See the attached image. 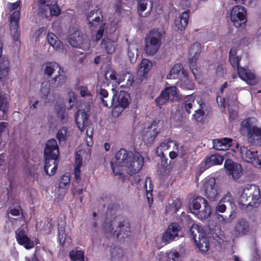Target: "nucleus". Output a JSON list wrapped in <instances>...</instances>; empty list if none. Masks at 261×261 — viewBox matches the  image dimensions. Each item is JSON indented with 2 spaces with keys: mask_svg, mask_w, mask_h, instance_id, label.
Masks as SVG:
<instances>
[{
  "mask_svg": "<svg viewBox=\"0 0 261 261\" xmlns=\"http://www.w3.org/2000/svg\"><path fill=\"white\" fill-rule=\"evenodd\" d=\"M115 163L111 162V167L115 175L124 180L123 167L127 168L129 174L132 175L138 172L142 168L144 159L139 153H133L123 148L120 149L115 155Z\"/></svg>",
  "mask_w": 261,
  "mask_h": 261,
  "instance_id": "f257e3e1",
  "label": "nucleus"
},
{
  "mask_svg": "<svg viewBox=\"0 0 261 261\" xmlns=\"http://www.w3.org/2000/svg\"><path fill=\"white\" fill-rule=\"evenodd\" d=\"M252 228L249 222L243 219H239L236 223L232 230V234L237 238L251 234Z\"/></svg>",
  "mask_w": 261,
  "mask_h": 261,
  "instance_id": "9b49d317",
  "label": "nucleus"
},
{
  "mask_svg": "<svg viewBox=\"0 0 261 261\" xmlns=\"http://www.w3.org/2000/svg\"><path fill=\"white\" fill-rule=\"evenodd\" d=\"M97 92L104 107L111 108L113 105L115 106L114 97L116 96L115 94L112 96H109L107 90L101 88H99L97 91Z\"/></svg>",
  "mask_w": 261,
  "mask_h": 261,
  "instance_id": "b1692460",
  "label": "nucleus"
},
{
  "mask_svg": "<svg viewBox=\"0 0 261 261\" xmlns=\"http://www.w3.org/2000/svg\"><path fill=\"white\" fill-rule=\"evenodd\" d=\"M68 136V129L65 127L61 128L57 134V138L60 142L65 141Z\"/></svg>",
  "mask_w": 261,
  "mask_h": 261,
  "instance_id": "8fccbe9b",
  "label": "nucleus"
},
{
  "mask_svg": "<svg viewBox=\"0 0 261 261\" xmlns=\"http://www.w3.org/2000/svg\"><path fill=\"white\" fill-rule=\"evenodd\" d=\"M180 254L176 250H172L167 253V258L169 260L178 261Z\"/></svg>",
  "mask_w": 261,
  "mask_h": 261,
  "instance_id": "e2e57ef3",
  "label": "nucleus"
},
{
  "mask_svg": "<svg viewBox=\"0 0 261 261\" xmlns=\"http://www.w3.org/2000/svg\"><path fill=\"white\" fill-rule=\"evenodd\" d=\"M195 241L197 247L202 252H206L209 248V242L207 238L205 237V234L200 237H198V239Z\"/></svg>",
  "mask_w": 261,
  "mask_h": 261,
  "instance_id": "e433bc0d",
  "label": "nucleus"
},
{
  "mask_svg": "<svg viewBox=\"0 0 261 261\" xmlns=\"http://www.w3.org/2000/svg\"><path fill=\"white\" fill-rule=\"evenodd\" d=\"M224 159L222 156L219 154H213L207 158L205 160V165L210 167L212 166L222 164Z\"/></svg>",
  "mask_w": 261,
  "mask_h": 261,
  "instance_id": "a19ab883",
  "label": "nucleus"
},
{
  "mask_svg": "<svg viewBox=\"0 0 261 261\" xmlns=\"http://www.w3.org/2000/svg\"><path fill=\"white\" fill-rule=\"evenodd\" d=\"M68 41L73 47L82 48L86 42L85 36L81 31H76L70 35Z\"/></svg>",
  "mask_w": 261,
  "mask_h": 261,
  "instance_id": "5701e85b",
  "label": "nucleus"
},
{
  "mask_svg": "<svg viewBox=\"0 0 261 261\" xmlns=\"http://www.w3.org/2000/svg\"><path fill=\"white\" fill-rule=\"evenodd\" d=\"M224 167L226 174L231 176L233 179H238L241 176L243 170L240 164L230 159H227L225 161Z\"/></svg>",
  "mask_w": 261,
  "mask_h": 261,
  "instance_id": "2eb2a0df",
  "label": "nucleus"
},
{
  "mask_svg": "<svg viewBox=\"0 0 261 261\" xmlns=\"http://www.w3.org/2000/svg\"><path fill=\"white\" fill-rule=\"evenodd\" d=\"M70 183V177L68 173H65L61 178L58 187L59 190H61L64 194L66 193V187Z\"/></svg>",
  "mask_w": 261,
  "mask_h": 261,
  "instance_id": "c03bdc74",
  "label": "nucleus"
},
{
  "mask_svg": "<svg viewBox=\"0 0 261 261\" xmlns=\"http://www.w3.org/2000/svg\"><path fill=\"white\" fill-rule=\"evenodd\" d=\"M20 18V11H15L11 15L10 17V30L13 36V40L17 41L19 37L18 32L19 21Z\"/></svg>",
  "mask_w": 261,
  "mask_h": 261,
  "instance_id": "aec40b11",
  "label": "nucleus"
},
{
  "mask_svg": "<svg viewBox=\"0 0 261 261\" xmlns=\"http://www.w3.org/2000/svg\"><path fill=\"white\" fill-rule=\"evenodd\" d=\"M45 75L52 77L51 84L55 87H59L65 84L67 81L66 73L61 66L55 62H48L43 66Z\"/></svg>",
  "mask_w": 261,
  "mask_h": 261,
  "instance_id": "7ed1b4c3",
  "label": "nucleus"
},
{
  "mask_svg": "<svg viewBox=\"0 0 261 261\" xmlns=\"http://www.w3.org/2000/svg\"><path fill=\"white\" fill-rule=\"evenodd\" d=\"M239 199L240 205L245 207H256L260 203V190L255 185H248L244 188Z\"/></svg>",
  "mask_w": 261,
  "mask_h": 261,
  "instance_id": "20e7f679",
  "label": "nucleus"
},
{
  "mask_svg": "<svg viewBox=\"0 0 261 261\" xmlns=\"http://www.w3.org/2000/svg\"><path fill=\"white\" fill-rule=\"evenodd\" d=\"M16 239L18 243L27 249H30L34 247V242L25 234L24 231L23 230H17L16 232Z\"/></svg>",
  "mask_w": 261,
  "mask_h": 261,
  "instance_id": "bb28decb",
  "label": "nucleus"
},
{
  "mask_svg": "<svg viewBox=\"0 0 261 261\" xmlns=\"http://www.w3.org/2000/svg\"><path fill=\"white\" fill-rule=\"evenodd\" d=\"M9 132V123L6 122H0V137H2L4 134H8Z\"/></svg>",
  "mask_w": 261,
  "mask_h": 261,
  "instance_id": "680f3d73",
  "label": "nucleus"
},
{
  "mask_svg": "<svg viewBox=\"0 0 261 261\" xmlns=\"http://www.w3.org/2000/svg\"><path fill=\"white\" fill-rule=\"evenodd\" d=\"M236 90L233 89L229 91V93L227 94L226 99L227 101H230V102H234L237 99L236 95Z\"/></svg>",
  "mask_w": 261,
  "mask_h": 261,
  "instance_id": "0e129e2a",
  "label": "nucleus"
},
{
  "mask_svg": "<svg viewBox=\"0 0 261 261\" xmlns=\"http://www.w3.org/2000/svg\"><path fill=\"white\" fill-rule=\"evenodd\" d=\"M229 62L232 66V67L234 69H237V71H238V68H241V67H240V62L241 60V57H240L239 56L236 57H231L229 58Z\"/></svg>",
  "mask_w": 261,
  "mask_h": 261,
  "instance_id": "bf43d9fd",
  "label": "nucleus"
},
{
  "mask_svg": "<svg viewBox=\"0 0 261 261\" xmlns=\"http://www.w3.org/2000/svg\"><path fill=\"white\" fill-rule=\"evenodd\" d=\"M240 133L246 138L252 146H261V125L257 123L255 117H250L243 120L240 124Z\"/></svg>",
  "mask_w": 261,
  "mask_h": 261,
  "instance_id": "f03ea898",
  "label": "nucleus"
},
{
  "mask_svg": "<svg viewBox=\"0 0 261 261\" xmlns=\"http://www.w3.org/2000/svg\"><path fill=\"white\" fill-rule=\"evenodd\" d=\"M237 72L239 77L249 85H255L258 82L255 74L248 68L241 67Z\"/></svg>",
  "mask_w": 261,
  "mask_h": 261,
  "instance_id": "6ab92c4d",
  "label": "nucleus"
},
{
  "mask_svg": "<svg viewBox=\"0 0 261 261\" xmlns=\"http://www.w3.org/2000/svg\"><path fill=\"white\" fill-rule=\"evenodd\" d=\"M231 139L227 138L215 139L213 141V147L218 150H225L231 146Z\"/></svg>",
  "mask_w": 261,
  "mask_h": 261,
  "instance_id": "7c9ffc66",
  "label": "nucleus"
},
{
  "mask_svg": "<svg viewBox=\"0 0 261 261\" xmlns=\"http://www.w3.org/2000/svg\"><path fill=\"white\" fill-rule=\"evenodd\" d=\"M8 108L9 106L6 99L0 101V120L6 119Z\"/></svg>",
  "mask_w": 261,
  "mask_h": 261,
  "instance_id": "a18cd8bd",
  "label": "nucleus"
},
{
  "mask_svg": "<svg viewBox=\"0 0 261 261\" xmlns=\"http://www.w3.org/2000/svg\"><path fill=\"white\" fill-rule=\"evenodd\" d=\"M234 151L239 152L241 159L245 162L252 164L253 166L261 167V159L258 157L257 151L251 150L244 146H239L237 144Z\"/></svg>",
  "mask_w": 261,
  "mask_h": 261,
  "instance_id": "0eeeda50",
  "label": "nucleus"
},
{
  "mask_svg": "<svg viewBox=\"0 0 261 261\" xmlns=\"http://www.w3.org/2000/svg\"><path fill=\"white\" fill-rule=\"evenodd\" d=\"M125 81H126L125 85L126 87H129L132 86L134 82V80L132 75L130 73H125L123 75V77H120V79H118V83H120L121 82H124Z\"/></svg>",
  "mask_w": 261,
  "mask_h": 261,
  "instance_id": "603ef678",
  "label": "nucleus"
},
{
  "mask_svg": "<svg viewBox=\"0 0 261 261\" xmlns=\"http://www.w3.org/2000/svg\"><path fill=\"white\" fill-rule=\"evenodd\" d=\"M90 115V109L79 110L75 115V121L79 129L84 131L88 123V118Z\"/></svg>",
  "mask_w": 261,
  "mask_h": 261,
  "instance_id": "dca6fc26",
  "label": "nucleus"
},
{
  "mask_svg": "<svg viewBox=\"0 0 261 261\" xmlns=\"http://www.w3.org/2000/svg\"><path fill=\"white\" fill-rule=\"evenodd\" d=\"M47 39L48 43L52 46L56 50H60L62 49V43L58 39L57 37L53 33H48L47 35Z\"/></svg>",
  "mask_w": 261,
  "mask_h": 261,
  "instance_id": "ea45409f",
  "label": "nucleus"
},
{
  "mask_svg": "<svg viewBox=\"0 0 261 261\" xmlns=\"http://www.w3.org/2000/svg\"><path fill=\"white\" fill-rule=\"evenodd\" d=\"M21 0H18L14 3H8L7 8L9 11H13L17 9L20 5Z\"/></svg>",
  "mask_w": 261,
  "mask_h": 261,
  "instance_id": "69168bd1",
  "label": "nucleus"
},
{
  "mask_svg": "<svg viewBox=\"0 0 261 261\" xmlns=\"http://www.w3.org/2000/svg\"><path fill=\"white\" fill-rule=\"evenodd\" d=\"M56 162L57 163L56 167L55 169L52 170V168L54 167L53 165H53L52 162H49V163L47 164L48 167L47 168V169H46V168H45V166H46L45 161H44V171L47 175H48L49 176H52L55 174V173H56V170L57 169L58 165L59 162H58V159H56Z\"/></svg>",
  "mask_w": 261,
  "mask_h": 261,
  "instance_id": "864d4df0",
  "label": "nucleus"
},
{
  "mask_svg": "<svg viewBox=\"0 0 261 261\" xmlns=\"http://www.w3.org/2000/svg\"><path fill=\"white\" fill-rule=\"evenodd\" d=\"M184 147L181 146L179 148L178 147V150H176L175 148L172 151L169 152V156L171 159H174L179 154L180 155H184L185 153V151H184Z\"/></svg>",
  "mask_w": 261,
  "mask_h": 261,
  "instance_id": "4d7b16f0",
  "label": "nucleus"
},
{
  "mask_svg": "<svg viewBox=\"0 0 261 261\" xmlns=\"http://www.w3.org/2000/svg\"><path fill=\"white\" fill-rule=\"evenodd\" d=\"M100 46L102 49H105L107 54H112L115 52L116 44L114 41H111L109 38H106L102 40Z\"/></svg>",
  "mask_w": 261,
  "mask_h": 261,
  "instance_id": "4c0bfd02",
  "label": "nucleus"
},
{
  "mask_svg": "<svg viewBox=\"0 0 261 261\" xmlns=\"http://www.w3.org/2000/svg\"><path fill=\"white\" fill-rule=\"evenodd\" d=\"M206 111V105L204 101H203L195 110L194 113L192 115L193 120L197 122L203 123L206 118L205 113Z\"/></svg>",
  "mask_w": 261,
  "mask_h": 261,
  "instance_id": "a878e982",
  "label": "nucleus"
},
{
  "mask_svg": "<svg viewBox=\"0 0 261 261\" xmlns=\"http://www.w3.org/2000/svg\"><path fill=\"white\" fill-rule=\"evenodd\" d=\"M177 94L175 86H172L165 88L162 91L159 96L155 99V102L158 106L164 105L172 96L173 98Z\"/></svg>",
  "mask_w": 261,
  "mask_h": 261,
  "instance_id": "a211bd4d",
  "label": "nucleus"
},
{
  "mask_svg": "<svg viewBox=\"0 0 261 261\" xmlns=\"http://www.w3.org/2000/svg\"><path fill=\"white\" fill-rule=\"evenodd\" d=\"M207 203V201L204 198L199 196L194 199L190 206V210L191 213L195 214L197 211L202 208V206Z\"/></svg>",
  "mask_w": 261,
  "mask_h": 261,
  "instance_id": "f704fd0d",
  "label": "nucleus"
},
{
  "mask_svg": "<svg viewBox=\"0 0 261 261\" xmlns=\"http://www.w3.org/2000/svg\"><path fill=\"white\" fill-rule=\"evenodd\" d=\"M137 9L138 12L140 16H142V14L146 9L147 2L146 0H137Z\"/></svg>",
  "mask_w": 261,
  "mask_h": 261,
  "instance_id": "6e6d98bb",
  "label": "nucleus"
},
{
  "mask_svg": "<svg viewBox=\"0 0 261 261\" xmlns=\"http://www.w3.org/2000/svg\"><path fill=\"white\" fill-rule=\"evenodd\" d=\"M180 227L177 223H172L167 227L162 237V241L165 244H168L178 236Z\"/></svg>",
  "mask_w": 261,
  "mask_h": 261,
  "instance_id": "4468645a",
  "label": "nucleus"
},
{
  "mask_svg": "<svg viewBox=\"0 0 261 261\" xmlns=\"http://www.w3.org/2000/svg\"><path fill=\"white\" fill-rule=\"evenodd\" d=\"M162 33L153 29L149 32L145 38L144 51L149 56L156 54L161 45Z\"/></svg>",
  "mask_w": 261,
  "mask_h": 261,
  "instance_id": "39448f33",
  "label": "nucleus"
},
{
  "mask_svg": "<svg viewBox=\"0 0 261 261\" xmlns=\"http://www.w3.org/2000/svg\"><path fill=\"white\" fill-rule=\"evenodd\" d=\"M203 101L201 97L196 95H189L182 102L181 106V110L190 114L191 112V110L194 109L195 110Z\"/></svg>",
  "mask_w": 261,
  "mask_h": 261,
  "instance_id": "ddd939ff",
  "label": "nucleus"
},
{
  "mask_svg": "<svg viewBox=\"0 0 261 261\" xmlns=\"http://www.w3.org/2000/svg\"><path fill=\"white\" fill-rule=\"evenodd\" d=\"M186 73L184 70L182 65L180 63H177L174 65L171 68L170 73L167 76V79H177L180 77H183V75H186Z\"/></svg>",
  "mask_w": 261,
  "mask_h": 261,
  "instance_id": "473e14b6",
  "label": "nucleus"
},
{
  "mask_svg": "<svg viewBox=\"0 0 261 261\" xmlns=\"http://www.w3.org/2000/svg\"><path fill=\"white\" fill-rule=\"evenodd\" d=\"M190 232L194 240L198 239V237L202 236L205 234L203 229L198 224H194L190 227Z\"/></svg>",
  "mask_w": 261,
  "mask_h": 261,
  "instance_id": "79ce46f5",
  "label": "nucleus"
},
{
  "mask_svg": "<svg viewBox=\"0 0 261 261\" xmlns=\"http://www.w3.org/2000/svg\"><path fill=\"white\" fill-rule=\"evenodd\" d=\"M211 214V208L208 202L202 206V208L194 214L197 218L203 220L207 219Z\"/></svg>",
  "mask_w": 261,
  "mask_h": 261,
  "instance_id": "58836bf2",
  "label": "nucleus"
},
{
  "mask_svg": "<svg viewBox=\"0 0 261 261\" xmlns=\"http://www.w3.org/2000/svg\"><path fill=\"white\" fill-rule=\"evenodd\" d=\"M58 238L60 241V243L63 244L66 239V234L65 233V224L58 225Z\"/></svg>",
  "mask_w": 261,
  "mask_h": 261,
  "instance_id": "de8ad7c7",
  "label": "nucleus"
},
{
  "mask_svg": "<svg viewBox=\"0 0 261 261\" xmlns=\"http://www.w3.org/2000/svg\"><path fill=\"white\" fill-rule=\"evenodd\" d=\"M152 66L151 62L147 59H143L140 63L137 71V75L142 80L146 77V74L150 70Z\"/></svg>",
  "mask_w": 261,
  "mask_h": 261,
  "instance_id": "c756f323",
  "label": "nucleus"
},
{
  "mask_svg": "<svg viewBox=\"0 0 261 261\" xmlns=\"http://www.w3.org/2000/svg\"><path fill=\"white\" fill-rule=\"evenodd\" d=\"M50 93V84L48 82L42 83L40 89V94L42 98H46Z\"/></svg>",
  "mask_w": 261,
  "mask_h": 261,
  "instance_id": "09e8293b",
  "label": "nucleus"
},
{
  "mask_svg": "<svg viewBox=\"0 0 261 261\" xmlns=\"http://www.w3.org/2000/svg\"><path fill=\"white\" fill-rule=\"evenodd\" d=\"M38 10L46 17L48 16H57L60 13L57 0H39Z\"/></svg>",
  "mask_w": 261,
  "mask_h": 261,
  "instance_id": "6e6552de",
  "label": "nucleus"
},
{
  "mask_svg": "<svg viewBox=\"0 0 261 261\" xmlns=\"http://www.w3.org/2000/svg\"><path fill=\"white\" fill-rule=\"evenodd\" d=\"M201 50V47L200 43L195 42L191 45L188 52V59L190 66H195Z\"/></svg>",
  "mask_w": 261,
  "mask_h": 261,
  "instance_id": "4be33fe9",
  "label": "nucleus"
},
{
  "mask_svg": "<svg viewBox=\"0 0 261 261\" xmlns=\"http://www.w3.org/2000/svg\"><path fill=\"white\" fill-rule=\"evenodd\" d=\"M101 12L100 10L98 9L96 11H91L87 14L88 24L90 28H96L97 26H99V28L101 24H105V23L103 22Z\"/></svg>",
  "mask_w": 261,
  "mask_h": 261,
  "instance_id": "f3484780",
  "label": "nucleus"
},
{
  "mask_svg": "<svg viewBox=\"0 0 261 261\" xmlns=\"http://www.w3.org/2000/svg\"><path fill=\"white\" fill-rule=\"evenodd\" d=\"M177 86L184 90H193L194 88V83L190 81L187 75H183V77H180L179 81L176 83Z\"/></svg>",
  "mask_w": 261,
  "mask_h": 261,
  "instance_id": "c9c22d12",
  "label": "nucleus"
},
{
  "mask_svg": "<svg viewBox=\"0 0 261 261\" xmlns=\"http://www.w3.org/2000/svg\"><path fill=\"white\" fill-rule=\"evenodd\" d=\"M171 147H172L173 149L175 148L176 150H178V145L175 141L171 140H165L156 148V153L159 156L164 157L163 151L169 149Z\"/></svg>",
  "mask_w": 261,
  "mask_h": 261,
  "instance_id": "cd10ccee",
  "label": "nucleus"
},
{
  "mask_svg": "<svg viewBox=\"0 0 261 261\" xmlns=\"http://www.w3.org/2000/svg\"><path fill=\"white\" fill-rule=\"evenodd\" d=\"M114 9L116 12L120 14H123L125 12H129L130 8L125 3H122L120 1H118L116 2Z\"/></svg>",
  "mask_w": 261,
  "mask_h": 261,
  "instance_id": "37998d69",
  "label": "nucleus"
},
{
  "mask_svg": "<svg viewBox=\"0 0 261 261\" xmlns=\"http://www.w3.org/2000/svg\"><path fill=\"white\" fill-rule=\"evenodd\" d=\"M105 30V24H101V25L99 28L97 33L95 36V41H99L102 37L103 31Z\"/></svg>",
  "mask_w": 261,
  "mask_h": 261,
  "instance_id": "338daca9",
  "label": "nucleus"
},
{
  "mask_svg": "<svg viewBox=\"0 0 261 261\" xmlns=\"http://www.w3.org/2000/svg\"><path fill=\"white\" fill-rule=\"evenodd\" d=\"M112 226V224L111 223H105L103 225V229L105 232L110 237L112 235L116 236V233L113 230V228Z\"/></svg>",
  "mask_w": 261,
  "mask_h": 261,
  "instance_id": "052dcab7",
  "label": "nucleus"
},
{
  "mask_svg": "<svg viewBox=\"0 0 261 261\" xmlns=\"http://www.w3.org/2000/svg\"><path fill=\"white\" fill-rule=\"evenodd\" d=\"M115 232L116 237L118 239L121 240L127 238L130 235L128 223L124 220L119 222Z\"/></svg>",
  "mask_w": 261,
  "mask_h": 261,
  "instance_id": "393cba45",
  "label": "nucleus"
},
{
  "mask_svg": "<svg viewBox=\"0 0 261 261\" xmlns=\"http://www.w3.org/2000/svg\"><path fill=\"white\" fill-rule=\"evenodd\" d=\"M69 256L73 261H84V252L72 250L69 252Z\"/></svg>",
  "mask_w": 261,
  "mask_h": 261,
  "instance_id": "49530a36",
  "label": "nucleus"
},
{
  "mask_svg": "<svg viewBox=\"0 0 261 261\" xmlns=\"http://www.w3.org/2000/svg\"><path fill=\"white\" fill-rule=\"evenodd\" d=\"M143 188L145 189L147 198L148 201H150V197L148 196L150 194V196L152 195L151 192L152 191L153 188L152 185L151 184V181L150 178L147 177L146 180L145 181V184L144 185Z\"/></svg>",
  "mask_w": 261,
  "mask_h": 261,
  "instance_id": "5fc2aeb1",
  "label": "nucleus"
},
{
  "mask_svg": "<svg viewBox=\"0 0 261 261\" xmlns=\"http://www.w3.org/2000/svg\"><path fill=\"white\" fill-rule=\"evenodd\" d=\"M105 76L106 80H114L118 82V80L120 77H118L115 70L111 68L108 69L105 72Z\"/></svg>",
  "mask_w": 261,
  "mask_h": 261,
  "instance_id": "3c124183",
  "label": "nucleus"
},
{
  "mask_svg": "<svg viewBox=\"0 0 261 261\" xmlns=\"http://www.w3.org/2000/svg\"><path fill=\"white\" fill-rule=\"evenodd\" d=\"M220 201L225 204H227L231 205L233 203V198L231 193L229 192H227V193L223 196Z\"/></svg>",
  "mask_w": 261,
  "mask_h": 261,
  "instance_id": "13d9d810",
  "label": "nucleus"
},
{
  "mask_svg": "<svg viewBox=\"0 0 261 261\" xmlns=\"http://www.w3.org/2000/svg\"><path fill=\"white\" fill-rule=\"evenodd\" d=\"M80 94L82 97L91 96V94L88 91L87 86H81L80 88Z\"/></svg>",
  "mask_w": 261,
  "mask_h": 261,
  "instance_id": "774afa93",
  "label": "nucleus"
},
{
  "mask_svg": "<svg viewBox=\"0 0 261 261\" xmlns=\"http://www.w3.org/2000/svg\"><path fill=\"white\" fill-rule=\"evenodd\" d=\"M230 19L236 28L245 25L247 21L245 8L241 5L234 6L230 12Z\"/></svg>",
  "mask_w": 261,
  "mask_h": 261,
  "instance_id": "1a4fd4ad",
  "label": "nucleus"
},
{
  "mask_svg": "<svg viewBox=\"0 0 261 261\" xmlns=\"http://www.w3.org/2000/svg\"><path fill=\"white\" fill-rule=\"evenodd\" d=\"M59 153V147L56 140L54 139L48 140L46 143L44 150V156L46 164L45 168L46 169L48 167L47 164L49 162H52V165L54 166L52 170L55 169L57 165L56 159H58Z\"/></svg>",
  "mask_w": 261,
  "mask_h": 261,
  "instance_id": "423d86ee",
  "label": "nucleus"
},
{
  "mask_svg": "<svg viewBox=\"0 0 261 261\" xmlns=\"http://www.w3.org/2000/svg\"><path fill=\"white\" fill-rule=\"evenodd\" d=\"M129 104V95L124 91H121L117 96V99L115 102V107L113 110L114 114L117 112L118 116L119 113H121Z\"/></svg>",
  "mask_w": 261,
  "mask_h": 261,
  "instance_id": "f8f14e48",
  "label": "nucleus"
},
{
  "mask_svg": "<svg viewBox=\"0 0 261 261\" xmlns=\"http://www.w3.org/2000/svg\"><path fill=\"white\" fill-rule=\"evenodd\" d=\"M203 188L205 196L211 200L215 201L219 194L218 186L216 183V179L213 177H207L203 181Z\"/></svg>",
  "mask_w": 261,
  "mask_h": 261,
  "instance_id": "9d476101",
  "label": "nucleus"
},
{
  "mask_svg": "<svg viewBox=\"0 0 261 261\" xmlns=\"http://www.w3.org/2000/svg\"><path fill=\"white\" fill-rule=\"evenodd\" d=\"M9 72V62L6 57H3L0 61V80H7Z\"/></svg>",
  "mask_w": 261,
  "mask_h": 261,
  "instance_id": "2f4dec72",
  "label": "nucleus"
},
{
  "mask_svg": "<svg viewBox=\"0 0 261 261\" xmlns=\"http://www.w3.org/2000/svg\"><path fill=\"white\" fill-rule=\"evenodd\" d=\"M159 133V130L157 128V126L152 124L151 126L143 129L142 139L146 143L151 144Z\"/></svg>",
  "mask_w": 261,
  "mask_h": 261,
  "instance_id": "412c9836",
  "label": "nucleus"
},
{
  "mask_svg": "<svg viewBox=\"0 0 261 261\" xmlns=\"http://www.w3.org/2000/svg\"><path fill=\"white\" fill-rule=\"evenodd\" d=\"M138 43L135 41H133L129 43L127 55L132 63H134L137 61V57H138Z\"/></svg>",
  "mask_w": 261,
  "mask_h": 261,
  "instance_id": "72a5a7b5",
  "label": "nucleus"
},
{
  "mask_svg": "<svg viewBox=\"0 0 261 261\" xmlns=\"http://www.w3.org/2000/svg\"><path fill=\"white\" fill-rule=\"evenodd\" d=\"M189 10L184 11L175 20V25L178 30L182 31L187 27L189 21Z\"/></svg>",
  "mask_w": 261,
  "mask_h": 261,
  "instance_id": "c85d7f7f",
  "label": "nucleus"
}]
</instances>
